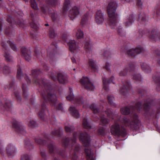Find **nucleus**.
Returning <instances> with one entry per match:
<instances>
[{"mask_svg": "<svg viewBox=\"0 0 160 160\" xmlns=\"http://www.w3.org/2000/svg\"><path fill=\"white\" fill-rule=\"evenodd\" d=\"M71 59L73 63H77V62L78 61V60H76L74 57L71 58Z\"/></svg>", "mask_w": 160, "mask_h": 160, "instance_id": "63", "label": "nucleus"}, {"mask_svg": "<svg viewBox=\"0 0 160 160\" xmlns=\"http://www.w3.org/2000/svg\"><path fill=\"white\" fill-rule=\"evenodd\" d=\"M143 49L141 46L138 47L135 49H130L128 52L129 55L134 56L136 54H138L143 51Z\"/></svg>", "mask_w": 160, "mask_h": 160, "instance_id": "13", "label": "nucleus"}, {"mask_svg": "<svg viewBox=\"0 0 160 160\" xmlns=\"http://www.w3.org/2000/svg\"><path fill=\"white\" fill-rule=\"evenodd\" d=\"M10 72V69L9 68L6 66L4 67L3 69V72L4 74L9 73Z\"/></svg>", "mask_w": 160, "mask_h": 160, "instance_id": "45", "label": "nucleus"}, {"mask_svg": "<svg viewBox=\"0 0 160 160\" xmlns=\"http://www.w3.org/2000/svg\"><path fill=\"white\" fill-rule=\"evenodd\" d=\"M35 142L38 144H44V142L41 139L36 138L35 140Z\"/></svg>", "mask_w": 160, "mask_h": 160, "instance_id": "57", "label": "nucleus"}, {"mask_svg": "<svg viewBox=\"0 0 160 160\" xmlns=\"http://www.w3.org/2000/svg\"><path fill=\"white\" fill-rule=\"evenodd\" d=\"M82 98H81L80 99L75 98V99L76 103L78 104H80L81 103H82Z\"/></svg>", "mask_w": 160, "mask_h": 160, "instance_id": "56", "label": "nucleus"}, {"mask_svg": "<svg viewBox=\"0 0 160 160\" xmlns=\"http://www.w3.org/2000/svg\"><path fill=\"white\" fill-rule=\"evenodd\" d=\"M133 15L131 14L128 16L124 19L123 24L126 27H128L132 24L134 22Z\"/></svg>", "mask_w": 160, "mask_h": 160, "instance_id": "15", "label": "nucleus"}, {"mask_svg": "<svg viewBox=\"0 0 160 160\" xmlns=\"http://www.w3.org/2000/svg\"><path fill=\"white\" fill-rule=\"evenodd\" d=\"M65 129L67 132L71 133L73 132L74 128L73 126L68 124L65 125Z\"/></svg>", "mask_w": 160, "mask_h": 160, "instance_id": "25", "label": "nucleus"}, {"mask_svg": "<svg viewBox=\"0 0 160 160\" xmlns=\"http://www.w3.org/2000/svg\"><path fill=\"white\" fill-rule=\"evenodd\" d=\"M136 5L139 8H141L142 7V3L141 0H136Z\"/></svg>", "mask_w": 160, "mask_h": 160, "instance_id": "50", "label": "nucleus"}, {"mask_svg": "<svg viewBox=\"0 0 160 160\" xmlns=\"http://www.w3.org/2000/svg\"><path fill=\"white\" fill-rule=\"evenodd\" d=\"M69 90L70 91V94L69 95L66 97V98L68 100L72 101L73 100L74 96L72 93V89L70 88H69Z\"/></svg>", "mask_w": 160, "mask_h": 160, "instance_id": "32", "label": "nucleus"}, {"mask_svg": "<svg viewBox=\"0 0 160 160\" xmlns=\"http://www.w3.org/2000/svg\"><path fill=\"white\" fill-rule=\"evenodd\" d=\"M6 151L9 156L12 157L17 152V149L14 145L9 143L6 147Z\"/></svg>", "mask_w": 160, "mask_h": 160, "instance_id": "10", "label": "nucleus"}, {"mask_svg": "<svg viewBox=\"0 0 160 160\" xmlns=\"http://www.w3.org/2000/svg\"><path fill=\"white\" fill-rule=\"evenodd\" d=\"M7 42L9 44L11 48L13 51H16L17 50V47L12 42L10 41H7Z\"/></svg>", "mask_w": 160, "mask_h": 160, "instance_id": "43", "label": "nucleus"}, {"mask_svg": "<svg viewBox=\"0 0 160 160\" xmlns=\"http://www.w3.org/2000/svg\"><path fill=\"white\" fill-rule=\"evenodd\" d=\"M153 79L155 82L156 83H158V86L157 87V88L159 89L158 88V87L160 86V75L159 76L157 75L154 76Z\"/></svg>", "mask_w": 160, "mask_h": 160, "instance_id": "34", "label": "nucleus"}, {"mask_svg": "<svg viewBox=\"0 0 160 160\" xmlns=\"http://www.w3.org/2000/svg\"><path fill=\"white\" fill-rule=\"evenodd\" d=\"M40 7L44 13H45L48 10V8L42 4L40 5Z\"/></svg>", "mask_w": 160, "mask_h": 160, "instance_id": "52", "label": "nucleus"}, {"mask_svg": "<svg viewBox=\"0 0 160 160\" xmlns=\"http://www.w3.org/2000/svg\"><path fill=\"white\" fill-rule=\"evenodd\" d=\"M79 140L85 147V152L86 154L87 160H94L93 158V152L91 151V148L88 147L90 142L89 136L85 132H81L80 134Z\"/></svg>", "mask_w": 160, "mask_h": 160, "instance_id": "3", "label": "nucleus"}, {"mask_svg": "<svg viewBox=\"0 0 160 160\" xmlns=\"http://www.w3.org/2000/svg\"><path fill=\"white\" fill-rule=\"evenodd\" d=\"M121 112L123 114H128L130 113V109L127 107L122 108H121Z\"/></svg>", "mask_w": 160, "mask_h": 160, "instance_id": "30", "label": "nucleus"}, {"mask_svg": "<svg viewBox=\"0 0 160 160\" xmlns=\"http://www.w3.org/2000/svg\"><path fill=\"white\" fill-rule=\"evenodd\" d=\"M21 52L22 56L26 60L29 61L31 58L30 50L27 49L25 47H22L21 49Z\"/></svg>", "mask_w": 160, "mask_h": 160, "instance_id": "14", "label": "nucleus"}, {"mask_svg": "<svg viewBox=\"0 0 160 160\" xmlns=\"http://www.w3.org/2000/svg\"><path fill=\"white\" fill-rule=\"evenodd\" d=\"M1 44L2 47L5 48L6 51H7L8 49L7 48L6 45L4 41H2Z\"/></svg>", "mask_w": 160, "mask_h": 160, "instance_id": "64", "label": "nucleus"}, {"mask_svg": "<svg viewBox=\"0 0 160 160\" xmlns=\"http://www.w3.org/2000/svg\"><path fill=\"white\" fill-rule=\"evenodd\" d=\"M133 79L135 80H141V77L140 75L138 74H134L133 75Z\"/></svg>", "mask_w": 160, "mask_h": 160, "instance_id": "47", "label": "nucleus"}, {"mask_svg": "<svg viewBox=\"0 0 160 160\" xmlns=\"http://www.w3.org/2000/svg\"><path fill=\"white\" fill-rule=\"evenodd\" d=\"M131 121L125 117L123 118L121 122L126 127H128L132 129H136L138 128L141 124V122L138 117L136 113H133L131 118Z\"/></svg>", "mask_w": 160, "mask_h": 160, "instance_id": "4", "label": "nucleus"}, {"mask_svg": "<svg viewBox=\"0 0 160 160\" xmlns=\"http://www.w3.org/2000/svg\"><path fill=\"white\" fill-rule=\"evenodd\" d=\"M155 53L159 57V58L158 60V63L160 65V51H155Z\"/></svg>", "mask_w": 160, "mask_h": 160, "instance_id": "58", "label": "nucleus"}, {"mask_svg": "<svg viewBox=\"0 0 160 160\" xmlns=\"http://www.w3.org/2000/svg\"><path fill=\"white\" fill-rule=\"evenodd\" d=\"M23 76L22 72L20 68H18L17 70V77L18 79H20Z\"/></svg>", "mask_w": 160, "mask_h": 160, "instance_id": "42", "label": "nucleus"}, {"mask_svg": "<svg viewBox=\"0 0 160 160\" xmlns=\"http://www.w3.org/2000/svg\"><path fill=\"white\" fill-rule=\"evenodd\" d=\"M151 99H149L145 102L143 106V110L145 112H146L150 108L151 105Z\"/></svg>", "mask_w": 160, "mask_h": 160, "instance_id": "24", "label": "nucleus"}, {"mask_svg": "<svg viewBox=\"0 0 160 160\" xmlns=\"http://www.w3.org/2000/svg\"><path fill=\"white\" fill-rule=\"evenodd\" d=\"M47 2L48 4L53 6L58 5L60 3L59 0H48Z\"/></svg>", "mask_w": 160, "mask_h": 160, "instance_id": "27", "label": "nucleus"}, {"mask_svg": "<svg viewBox=\"0 0 160 160\" xmlns=\"http://www.w3.org/2000/svg\"><path fill=\"white\" fill-rule=\"evenodd\" d=\"M108 102L110 104L114 107H116V104L114 102V97L112 96L111 95L108 96Z\"/></svg>", "mask_w": 160, "mask_h": 160, "instance_id": "29", "label": "nucleus"}, {"mask_svg": "<svg viewBox=\"0 0 160 160\" xmlns=\"http://www.w3.org/2000/svg\"><path fill=\"white\" fill-rule=\"evenodd\" d=\"M31 7L34 9L37 10L38 8L35 0H31Z\"/></svg>", "mask_w": 160, "mask_h": 160, "instance_id": "39", "label": "nucleus"}, {"mask_svg": "<svg viewBox=\"0 0 160 160\" xmlns=\"http://www.w3.org/2000/svg\"><path fill=\"white\" fill-rule=\"evenodd\" d=\"M111 132L112 134L114 135H121L123 137H125L126 134V131L124 130L121 133L120 132V128L118 123L116 122L113 125L111 129Z\"/></svg>", "mask_w": 160, "mask_h": 160, "instance_id": "6", "label": "nucleus"}, {"mask_svg": "<svg viewBox=\"0 0 160 160\" xmlns=\"http://www.w3.org/2000/svg\"><path fill=\"white\" fill-rule=\"evenodd\" d=\"M85 49L86 52L90 53L91 51V46L90 44L88 42H86L85 44Z\"/></svg>", "mask_w": 160, "mask_h": 160, "instance_id": "36", "label": "nucleus"}, {"mask_svg": "<svg viewBox=\"0 0 160 160\" xmlns=\"http://www.w3.org/2000/svg\"><path fill=\"white\" fill-rule=\"evenodd\" d=\"M114 79V78L113 77H112L109 80H107L105 78L103 79V88L106 91H108V84H110L112 82H113V80Z\"/></svg>", "mask_w": 160, "mask_h": 160, "instance_id": "18", "label": "nucleus"}, {"mask_svg": "<svg viewBox=\"0 0 160 160\" xmlns=\"http://www.w3.org/2000/svg\"><path fill=\"white\" fill-rule=\"evenodd\" d=\"M130 84L129 82H127L126 84L124 85L122 88L120 90V92L123 95L126 94L127 92V90L130 88Z\"/></svg>", "mask_w": 160, "mask_h": 160, "instance_id": "22", "label": "nucleus"}, {"mask_svg": "<svg viewBox=\"0 0 160 160\" xmlns=\"http://www.w3.org/2000/svg\"><path fill=\"white\" fill-rule=\"evenodd\" d=\"M35 122L33 120H30L29 121V123L28 125L30 127H33L35 126Z\"/></svg>", "mask_w": 160, "mask_h": 160, "instance_id": "59", "label": "nucleus"}, {"mask_svg": "<svg viewBox=\"0 0 160 160\" xmlns=\"http://www.w3.org/2000/svg\"><path fill=\"white\" fill-rule=\"evenodd\" d=\"M100 121L101 124H105V125L108 122L109 120L104 117H101Z\"/></svg>", "mask_w": 160, "mask_h": 160, "instance_id": "40", "label": "nucleus"}, {"mask_svg": "<svg viewBox=\"0 0 160 160\" xmlns=\"http://www.w3.org/2000/svg\"><path fill=\"white\" fill-rule=\"evenodd\" d=\"M48 148L50 152H53L54 149V148L53 147V146L52 144H51L48 146Z\"/></svg>", "mask_w": 160, "mask_h": 160, "instance_id": "61", "label": "nucleus"}, {"mask_svg": "<svg viewBox=\"0 0 160 160\" xmlns=\"http://www.w3.org/2000/svg\"><path fill=\"white\" fill-rule=\"evenodd\" d=\"M69 111L74 117L76 118H79L80 114L75 107L73 106H71L69 108Z\"/></svg>", "mask_w": 160, "mask_h": 160, "instance_id": "17", "label": "nucleus"}, {"mask_svg": "<svg viewBox=\"0 0 160 160\" xmlns=\"http://www.w3.org/2000/svg\"><path fill=\"white\" fill-rule=\"evenodd\" d=\"M90 108L93 111V113H97L99 112V110L97 108L96 106L94 104H93L91 105Z\"/></svg>", "mask_w": 160, "mask_h": 160, "instance_id": "38", "label": "nucleus"}, {"mask_svg": "<svg viewBox=\"0 0 160 160\" xmlns=\"http://www.w3.org/2000/svg\"><path fill=\"white\" fill-rule=\"evenodd\" d=\"M39 116L42 120H43L45 116L44 112L43 111H41L38 114Z\"/></svg>", "mask_w": 160, "mask_h": 160, "instance_id": "49", "label": "nucleus"}, {"mask_svg": "<svg viewBox=\"0 0 160 160\" xmlns=\"http://www.w3.org/2000/svg\"><path fill=\"white\" fill-rule=\"evenodd\" d=\"M105 113L107 114V116L109 118H112V119H114L112 113L110 110H108L106 111Z\"/></svg>", "mask_w": 160, "mask_h": 160, "instance_id": "46", "label": "nucleus"}, {"mask_svg": "<svg viewBox=\"0 0 160 160\" xmlns=\"http://www.w3.org/2000/svg\"><path fill=\"white\" fill-rule=\"evenodd\" d=\"M73 134V139L67 138H66L65 140L63 141V143L65 147H67L69 145L73 149H75L76 151H78V149L79 146L76 143L77 139L78 134L77 132H74Z\"/></svg>", "mask_w": 160, "mask_h": 160, "instance_id": "5", "label": "nucleus"}, {"mask_svg": "<svg viewBox=\"0 0 160 160\" xmlns=\"http://www.w3.org/2000/svg\"><path fill=\"white\" fill-rule=\"evenodd\" d=\"M105 128L103 127L102 128H100L98 129V132L101 135H103L105 132Z\"/></svg>", "mask_w": 160, "mask_h": 160, "instance_id": "54", "label": "nucleus"}, {"mask_svg": "<svg viewBox=\"0 0 160 160\" xmlns=\"http://www.w3.org/2000/svg\"><path fill=\"white\" fill-rule=\"evenodd\" d=\"M17 23L20 27H23V25L24 24V21L22 20H20L17 22Z\"/></svg>", "mask_w": 160, "mask_h": 160, "instance_id": "60", "label": "nucleus"}, {"mask_svg": "<svg viewBox=\"0 0 160 160\" xmlns=\"http://www.w3.org/2000/svg\"><path fill=\"white\" fill-rule=\"evenodd\" d=\"M58 80L61 83H64L67 82V78L66 75L62 73H59L58 74Z\"/></svg>", "mask_w": 160, "mask_h": 160, "instance_id": "20", "label": "nucleus"}, {"mask_svg": "<svg viewBox=\"0 0 160 160\" xmlns=\"http://www.w3.org/2000/svg\"><path fill=\"white\" fill-rule=\"evenodd\" d=\"M80 13V8L74 6L70 10L69 13V16L71 19L73 20L79 15Z\"/></svg>", "mask_w": 160, "mask_h": 160, "instance_id": "9", "label": "nucleus"}, {"mask_svg": "<svg viewBox=\"0 0 160 160\" xmlns=\"http://www.w3.org/2000/svg\"><path fill=\"white\" fill-rule=\"evenodd\" d=\"M21 160H30V159L28 155L25 154L22 156Z\"/></svg>", "mask_w": 160, "mask_h": 160, "instance_id": "51", "label": "nucleus"}, {"mask_svg": "<svg viewBox=\"0 0 160 160\" xmlns=\"http://www.w3.org/2000/svg\"><path fill=\"white\" fill-rule=\"evenodd\" d=\"M149 37L151 39L154 40H156L158 38L160 39V32H158L156 29L153 30Z\"/></svg>", "mask_w": 160, "mask_h": 160, "instance_id": "16", "label": "nucleus"}, {"mask_svg": "<svg viewBox=\"0 0 160 160\" xmlns=\"http://www.w3.org/2000/svg\"><path fill=\"white\" fill-rule=\"evenodd\" d=\"M62 130H55L52 132V134L54 135H57L59 136L60 134L61 133Z\"/></svg>", "mask_w": 160, "mask_h": 160, "instance_id": "41", "label": "nucleus"}, {"mask_svg": "<svg viewBox=\"0 0 160 160\" xmlns=\"http://www.w3.org/2000/svg\"><path fill=\"white\" fill-rule=\"evenodd\" d=\"M12 107L10 102L8 100L6 102L5 105L3 106V108L7 110H9Z\"/></svg>", "mask_w": 160, "mask_h": 160, "instance_id": "37", "label": "nucleus"}, {"mask_svg": "<svg viewBox=\"0 0 160 160\" xmlns=\"http://www.w3.org/2000/svg\"><path fill=\"white\" fill-rule=\"evenodd\" d=\"M81 83L84 88L88 90H93L95 87L87 77H83L80 80Z\"/></svg>", "mask_w": 160, "mask_h": 160, "instance_id": "7", "label": "nucleus"}, {"mask_svg": "<svg viewBox=\"0 0 160 160\" xmlns=\"http://www.w3.org/2000/svg\"><path fill=\"white\" fill-rule=\"evenodd\" d=\"M88 15L86 14L83 17L82 21L81 23L83 25L87 24L88 22Z\"/></svg>", "mask_w": 160, "mask_h": 160, "instance_id": "31", "label": "nucleus"}, {"mask_svg": "<svg viewBox=\"0 0 160 160\" xmlns=\"http://www.w3.org/2000/svg\"><path fill=\"white\" fill-rule=\"evenodd\" d=\"M82 125L85 128L90 129L91 128V126L90 124L88 122L87 119L85 118L83 120Z\"/></svg>", "mask_w": 160, "mask_h": 160, "instance_id": "28", "label": "nucleus"}, {"mask_svg": "<svg viewBox=\"0 0 160 160\" xmlns=\"http://www.w3.org/2000/svg\"><path fill=\"white\" fill-rule=\"evenodd\" d=\"M118 7V2L115 0L111 1L107 7V11L109 18L108 24L112 29H115L119 33L123 31L121 25L119 22V19L116 10Z\"/></svg>", "mask_w": 160, "mask_h": 160, "instance_id": "1", "label": "nucleus"}, {"mask_svg": "<svg viewBox=\"0 0 160 160\" xmlns=\"http://www.w3.org/2000/svg\"><path fill=\"white\" fill-rule=\"evenodd\" d=\"M56 35L54 30L52 29H51L49 31L50 37L51 38H54Z\"/></svg>", "mask_w": 160, "mask_h": 160, "instance_id": "48", "label": "nucleus"}, {"mask_svg": "<svg viewBox=\"0 0 160 160\" xmlns=\"http://www.w3.org/2000/svg\"><path fill=\"white\" fill-rule=\"evenodd\" d=\"M22 88L23 91V95L25 97H26V94L27 92V88L26 87V85L23 84L22 86Z\"/></svg>", "mask_w": 160, "mask_h": 160, "instance_id": "55", "label": "nucleus"}, {"mask_svg": "<svg viewBox=\"0 0 160 160\" xmlns=\"http://www.w3.org/2000/svg\"><path fill=\"white\" fill-rule=\"evenodd\" d=\"M134 69V65L133 63H131L129 65L128 68L125 67L119 73V74L121 76L126 75L128 72V70L130 72H132Z\"/></svg>", "mask_w": 160, "mask_h": 160, "instance_id": "12", "label": "nucleus"}, {"mask_svg": "<svg viewBox=\"0 0 160 160\" xmlns=\"http://www.w3.org/2000/svg\"><path fill=\"white\" fill-rule=\"evenodd\" d=\"M141 67L142 69L147 73L151 71V69L149 66L145 63H143L141 65Z\"/></svg>", "mask_w": 160, "mask_h": 160, "instance_id": "33", "label": "nucleus"}, {"mask_svg": "<svg viewBox=\"0 0 160 160\" xmlns=\"http://www.w3.org/2000/svg\"><path fill=\"white\" fill-rule=\"evenodd\" d=\"M42 84L45 88V93H42V96L44 101L46 102L48 101L51 102L53 106L56 107L59 110H62V104L58 102L56 95L53 92L54 90L51 88V86L49 84L45 82L43 80L42 81Z\"/></svg>", "mask_w": 160, "mask_h": 160, "instance_id": "2", "label": "nucleus"}, {"mask_svg": "<svg viewBox=\"0 0 160 160\" xmlns=\"http://www.w3.org/2000/svg\"><path fill=\"white\" fill-rule=\"evenodd\" d=\"M65 2L63 5V9L64 12L67 11L69 8L70 6V0H65Z\"/></svg>", "mask_w": 160, "mask_h": 160, "instance_id": "26", "label": "nucleus"}, {"mask_svg": "<svg viewBox=\"0 0 160 160\" xmlns=\"http://www.w3.org/2000/svg\"><path fill=\"white\" fill-rule=\"evenodd\" d=\"M110 64L108 62H106V65L104 66V68L107 70H109L110 69Z\"/></svg>", "mask_w": 160, "mask_h": 160, "instance_id": "62", "label": "nucleus"}, {"mask_svg": "<svg viewBox=\"0 0 160 160\" xmlns=\"http://www.w3.org/2000/svg\"><path fill=\"white\" fill-rule=\"evenodd\" d=\"M7 21L8 22H9L10 24L12 25L13 21V19L11 17L8 16L7 17Z\"/></svg>", "mask_w": 160, "mask_h": 160, "instance_id": "53", "label": "nucleus"}, {"mask_svg": "<svg viewBox=\"0 0 160 160\" xmlns=\"http://www.w3.org/2000/svg\"><path fill=\"white\" fill-rule=\"evenodd\" d=\"M141 103L140 102H138L137 103L135 107L133 109L134 110H137L138 111L140 112L141 111Z\"/></svg>", "mask_w": 160, "mask_h": 160, "instance_id": "44", "label": "nucleus"}, {"mask_svg": "<svg viewBox=\"0 0 160 160\" xmlns=\"http://www.w3.org/2000/svg\"><path fill=\"white\" fill-rule=\"evenodd\" d=\"M89 64L92 70L94 72H97L98 70V67L96 64V62L92 59H89Z\"/></svg>", "mask_w": 160, "mask_h": 160, "instance_id": "21", "label": "nucleus"}, {"mask_svg": "<svg viewBox=\"0 0 160 160\" xmlns=\"http://www.w3.org/2000/svg\"><path fill=\"white\" fill-rule=\"evenodd\" d=\"M67 43L71 51L73 53L77 52L79 50L78 47L74 40H70L67 41Z\"/></svg>", "mask_w": 160, "mask_h": 160, "instance_id": "11", "label": "nucleus"}, {"mask_svg": "<svg viewBox=\"0 0 160 160\" xmlns=\"http://www.w3.org/2000/svg\"><path fill=\"white\" fill-rule=\"evenodd\" d=\"M104 20L103 13L100 10L98 11L95 16L96 23L98 25H101L103 23Z\"/></svg>", "mask_w": 160, "mask_h": 160, "instance_id": "8", "label": "nucleus"}, {"mask_svg": "<svg viewBox=\"0 0 160 160\" xmlns=\"http://www.w3.org/2000/svg\"><path fill=\"white\" fill-rule=\"evenodd\" d=\"M4 57L7 62H11L12 61V57L7 51H5Z\"/></svg>", "mask_w": 160, "mask_h": 160, "instance_id": "35", "label": "nucleus"}, {"mask_svg": "<svg viewBox=\"0 0 160 160\" xmlns=\"http://www.w3.org/2000/svg\"><path fill=\"white\" fill-rule=\"evenodd\" d=\"M73 34L78 39L82 38L83 37V32L79 28H77L74 31Z\"/></svg>", "mask_w": 160, "mask_h": 160, "instance_id": "19", "label": "nucleus"}, {"mask_svg": "<svg viewBox=\"0 0 160 160\" xmlns=\"http://www.w3.org/2000/svg\"><path fill=\"white\" fill-rule=\"evenodd\" d=\"M13 127L15 128L18 132H19L23 134V132H25L23 128L19 125H18V122L16 121L13 123Z\"/></svg>", "mask_w": 160, "mask_h": 160, "instance_id": "23", "label": "nucleus"}]
</instances>
